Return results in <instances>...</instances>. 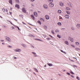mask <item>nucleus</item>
Here are the masks:
<instances>
[{"label": "nucleus", "mask_w": 80, "mask_h": 80, "mask_svg": "<svg viewBox=\"0 0 80 80\" xmlns=\"http://www.w3.org/2000/svg\"><path fill=\"white\" fill-rule=\"evenodd\" d=\"M43 27L45 29V30H47V28H48L47 27V26H43Z\"/></svg>", "instance_id": "obj_24"}, {"label": "nucleus", "mask_w": 80, "mask_h": 80, "mask_svg": "<svg viewBox=\"0 0 80 80\" xmlns=\"http://www.w3.org/2000/svg\"><path fill=\"white\" fill-rule=\"evenodd\" d=\"M6 40H7V41H8V42H12V40H11L10 38L8 37H7L6 38Z\"/></svg>", "instance_id": "obj_2"}, {"label": "nucleus", "mask_w": 80, "mask_h": 80, "mask_svg": "<svg viewBox=\"0 0 80 80\" xmlns=\"http://www.w3.org/2000/svg\"><path fill=\"white\" fill-rule=\"evenodd\" d=\"M15 7L16 8H18V9H19L20 8V6L18 4H16L15 5Z\"/></svg>", "instance_id": "obj_8"}, {"label": "nucleus", "mask_w": 80, "mask_h": 80, "mask_svg": "<svg viewBox=\"0 0 80 80\" xmlns=\"http://www.w3.org/2000/svg\"><path fill=\"white\" fill-rule=\"evenodd\" d=\"M31 48H35V47H34L33 46L31 45Z\"/></svg>", "instance_id": "obj_37"}, {"label": "nucleus", "mask_w": 80, "mask_h": 80, "mask_svg": "<svg viewBox=\"0 0 80 80\" xmlns=\"http://www.w3.org/2000/svg\"><path fill=\"white\" fill-rule=\"evenodd\" d=\"M10 28H11V30H13V29H14L15 28L13 26H12Z\"/></svg>", "instance_id": "obj_34"}, {"label": "nucleus", "mask_w": 80, "mask_h": 80, "mask_svg": "<svg viewBox=\"0 0 80 80\" xmlns=\"http://www.w3.org/2000/svg\"><path fill=\"white\" fill-rule=\"evenodd\" d=\"M0 41H1V42H4V40H0Z\"/></svg>", "instance_id": "obj_52"}, {"label": "nucleus", "mask_w": 80, "mask_h": 80, "mask_svg": "<svg viewBox=\"0 0 80 80\" xmlns=\"http://www.w3.org/2000/svg\"><path fill=\"white\" fill-rule=\"evenodd\" d=\"M49 6L50 7H54V4L52 3H50L49 4Z\"/></svg>", "instance_id": "obj_3"}, {"label": "nucleus", "mask_w": 80, "mask_h": 80, "mask_svg": "<svg viewBox=\"0 0 80 80\" xmlns=\"http://www.w3.org/2000/svg\"><path fill=\"white\" fill-rule=\"evenodd\" d=\"M59 5H60V6H61V7H63V3L62 2H59Z\"/></svg>", "instance_id": "obj_13"}, {"label": "nucleus", "mask_w": 80, "mask_h": 80, "mask_svg": "<svg viewBox=\"0 0 80 80\" xmlns=\"http://www.w3.org/2000/svg\"><path fill=\"white\" fill-rule=\"evenodd\" d=\"M13 26H14L15 28H18V30H19V31H20L21 29H20V28H19V27H18L16 25H15L14 24H13Z\"/></svg>", "instance_id": "obj_7"}, {"label": "nucleus", "mask_w": 80, "mask_h": 80, "mask_svg": "<svg viewBox=\"0 0 80 80\" xmlns=\"http://www.w3.org/2000/svg\"><path fill=\"white\" fill-rule=\"evenodd\" d=\"M34 70L35 71V72H38V70H37V69H36V68H34Z\"/></svg>", "instance_id": "obj_30"}, {"label": "nucleus", "mask_w": 80, "mask_h": 80, "mask_svg": "<svg viewBox=\"0 0 80 80\" xmlns=\"http://www.w3.org/2000/svg\"><path fill=\"white\" fill-rule=\"evenodd\" d=\"M31 6H32V7H35V5L33 4H31Z\"/></svg>", "instance_id": "obj_44"}, {"label": "nucleus", "mask_w": 80, "mask_h": 80, "mask_svg": "<svg viewBox=\"0 0 80 80\" xmlns=\"http://www.w3.org/2000/svg\"><path fill=\"white\" fill-rule=\"evenodd\" d=\"M69 6L71 8H72V4H70L69 5Z\"/></svg>", "instance_id": "obj_41"}, {"label": "nucleus", "mask_w": 80, "mask_h": 80, "mask_svg": "<svg viewBox=\"0 0 80 80\" xmlns=\"http://www.w3.org/2000/svg\"><path fill=\"white\" fill-rule=\"evenodd\" d=\"M34 15L35 17H38V13L35 12H34Z\"/></svg>", "instance_id": "obj_9"}, {"label": "nucleus", "mask_w": 80, "mask_h": 80, "mask_svg": "<svg viewBox=\"0 0 80 80\" xmlns=\"http://www.w3.org/2000/svg\"><path fill=\"white\" fill-rule=\"evenodd\" d=\"M55 32H56V33H58V32H59V30L58 29L56 30H55Z\"/></svg>", "instance_id": "obj_31"}, {"label": "nucleus", "mask_w": 80, "mask_h": 80, "mask_svg": "<svg viewBox=\"0 0 80 80\" xmlns=\"http://www.w3.org/2000/svg\"><path fill=\"white\" fill-rule=\"evenodd\" d=\"M58 25H60V26L62 25V23H61V22H58Z\"/></svg>", "instance_id": "obj_33"}, {"label": "nucleus", "mask_w": 80, "mask_h": 80, "mask_svg": "<svg viewBox=\"0 0 80 80\" xmlns=\"http://www.w3.org/2000/svg\"><path fill=\"white\" fill-rule=\"evenodd\" d=\"M46 39L48 40H51V38H46Z\"/></svg>", "instance_id": "obj_35"}, {"label": "nucleus", "mask_w": 80, "mask_h": 80, "mask_svg": "<svg viewBox=\"0 0 80 80\" xmlns=\"http://www.w3.org/2000/svg\"><path fill=\"white\" fill-rule=\"evenodd\" d=\"M43 36L44 37V38H46V37H47V36L45 35H43Z\"/></svg>", "instance_id": "obj_53"}, {"label": "nucleus", "mask_w": 80, "mask_h": 80, "mask_svg": "<svg viewBox=\"0 0 80 80\" xmlns=\"http://www.w3.org/2000/svg\"><path fill=\"white\" fill-rule=\"evenodd\" d=\"M38 40L39 41H40L41 42H43V41L41 39H38Z\"/></svg>", "instance_id": "obj_50"}, {"label": "nucleus", "mask_w": 80, "mask_h": 80, "mask_svg": "<svg viewBox=\"0 0 80 80\" xmlns=\"http://www.w3.org/2000/svg\"><path fill=\"white\" fill-rule=\"evenodd\" d=\"M75 50H77V51H78V50H79V48H75Z\"/></svg>", "instance_id": "obj_42"}, {"label": "nucleus", "mask_w": 80, "mask_h": 80, "mask_svg": "<svg viewBox=\"0 0 80 80\" xmlns=\"http://www.w3.org/2000/svg\"><path fill=\"white\" fill-rule=\"evenodd\" d=\"M66 18H67V19H69V16L68 15H65L64 16Z\"/></svg>", "instance_id": "obj_15"}, {"label": "nucleus", "mask_w": 80, "mask_h": 80, "mask_svg": "<svg viewBox=\"0 0 80 80\" xmlns=\"http://www.w3.org/2000/svg\"><path fill=\"white\" fill-rule=\"evenodd\" d=\"M22 12L23 13H26V10L25 9V8H22Z\"/></svg>", "instance_id": "obj_4"}, {"label": "nucleus", "mask_w": 80, "mask_h": 80, "mask_svg": "<svg viewBox=\"0 0 80 80\" xmlns=\"http://www.w3.org/2000/svg\"><path fill=\"white\" fill-rule=\"evenodd\" d=\"M45 18L46 20H49V16L46 15L45 16Z\"/></svg>", "instance_id": "obj_12"}, {"label": "nucleus", "mask_w": 80, "mask_h": 80, "mask_svg": "<svg viewBox=\"0 0 80 80\" xmlns=\"http://www.w3.org/2000/svg\"><path fill=\"white\" fill-rule=\"evenodd\" d=\"M70 72L72 74V75H74V73H73L72 71H70Z\"/></svg>", "instance_id": "obj_43"}, {"label": "nucleus", "mask_w": 80, "mask_h": 80, "mask_svg": "<svg viewBox=\"0 0 80 80\" xmlns=\"http://www.w3.org/2000/svg\"><path fill=\"white\" fill-rule=\"evenodd\" d=\"M40 20H42V21H43V22H44V21H45L44 19H43V18H41Z\"/></svg>", "instance_id": "obj_51"}, {"label": "nucleus", "mask_w": 80, "mask_h": 80, "mask_svg": "<svg viewBox=\"0 0 80 80\" xmlns=\"http://www.w3.org/2000/svg\"><path fill=\"white\" fill-rule=\"evenodd\" d=\"M32 53L34 55V57H37V53L34 52H32Z\"/></svg>", "instance_id": "obj_11"}, {"label": "nucleus", "mask_w": 80, "mask_h": 80, "mask_svg": "<svg viewBox=\"0 0 80 80\" xmlns=\"http://www.w3.org/2000/svg\"><path fill=\"white\" fill-rule=\"evenodd\" d=\"M9 3H10L11 4V5H12L13 4L12 0H9Z\"/></svg>", "instance_id": "obj_22"}, {"label": "nucleus", "mask_w": 80, "mask_h": 80, "mask_svg": "<svg viewBox=\"0 0 80 80\" xmlns=\"http://www.w3.org/2000/svg\"><path fill=\"white\" fill-rule=\"evenodd\" d=\"M14 59H17V57H14Z\"/></svg>", "instance_id": "obj_63"}, {"label": "nucleus", "mask_w": 80, "mask_h": 80, "mask_svg": "<svg viewBox=\"0 0 80 80\" xmlns=\"http://www.w3.org/2000/svg\"><path fill=\"white\" fill-rule=\"evenodd\" d=\"M71 45V46L72 47H74V48H75V46H74V45Z\"/></svg>", "instance_id": "obj_57"}, {"label": "nucleus", "mask_w": 80, "mask_h": 80, "mask_svg": "<svg viewBox=\"0 0 80 80\" xmlns=\"http://www.w3.org/2000/svg\"><path fill=\"white\" fill-rule=\"evenodd\" d=\"M68 39L69 40H70L71 42H73V39L70 37H69L68 38Z\"/></svg>", "instance_id": "obj_6"}, {"label": "nucleus", "mask_w": 80, "mask_h": 80, "mask_svg": "<svg viewBox=\"0 0 80 80\" xmlns=\"http://www.w3.org/2000/svg\"><path fill=\"white\" fill-rule=\"evenodd\" d=\"M47 64L49 67H52V66H53V64H52L47 63Z\"/></svg>", "instance_id": "obj_20"}, {"label": "nucleus", "mask_w": 80, "mask_h": 80, "mask_svg": "<svg viewBox=\"0 0 80 80\" xmlns=\"http://www.w3.org/2000/svg\"><path fill=\"white\" fill-rule=\"evenodd\" d=\"M8 22H10L11 23V24L12 25H13V24L12 23V22H10V21H8Z\"/></svg>", "instance_id": "obj_45"}, {"label": "nucleus", "mask_w": 80, "mask_h": 80, "mask_svg": "<svg viewBox=\"0 0 80 80\" xmlns=\"http://www.w3.org/2000/svg\"><path fill=\"white\" fill-rule=\"evenodd\" d=\"M10 10H12V8H10Z\"/></svg>", "instance_id": "obj_60"}, {"label": "nucleus", "mask_w": 80, "mask_h": 80, "mask_svg": "<svg viewBox=\"0 0 80 80\" xmlns=\"http://www.w3.org/2000/svg\"><path fill=\"white\" fill-rule=\"evenodd\" d=\"M58 12L59 13H62V11L61 10H58Z\"/></svg>", "instance_id": "obj_28"}, {"label": "nucleus", "mask_w": 80, "mask_h": 80, "mask_svg": "<svg viewBox=\"0 0 80 80\" xmlns=\"http://www.w3.org/2000/svg\"><path fill=\"white\" fill-rule=\"evenodd\" d=\"M71 29L72 30H74L75 29L73 27H72L71 28Z\"/></svg>", "instance_id": "obj_47"}, {"label": "nucleus", "mask_w": 80, "mask_h": 80, "mask_svg": "<svg viewBox=\"0 0 80 80\" xmlns=\"http://www.w3.org/2000/svg\"><path fill=\"white\" fill-rule=\"evenodd\" d=\"M49 37H51V38H53V36H51V35H49Z\"/></svg>", "instance_id": "obj_59"}, {"label": "nucleus", "mask_w": 80, "mask_h": 80, "mask_svg": "<svg viewBox=\"0 0 80 80\" xmlns=\"http://www.w3.org/2000/svg\"><path fill=\"white\" fill-rule=\"evenodd\" d=\"M31 16L32 20H35V17H34V16L33 15H31Z\"/></svg>", "instance_id": "obj_21"}, {"label": "nucleus", "mask_w": 80, "mask_h": 80, "mask_svg": "<svg viewBox=\"0 0 80 80\" xmlns=\"http://www.w3.org/2000/svg\"><path fill=\"white\" fill-rule=\"evenodd\" d=\"M51 32H52V34H53V35L55 34V33H54V31H53L52 30Z\"/></svg>", "instance_id": "obj_38"}, {"label": "nucleus", "mask_w": 80, "mask_h": 80, "mask_svg": "<svg viewBox=\"0 0 80 80\" xmlns=\"http://www.w3.org/2000/svg\"><path fill=\"white\" fill-rule=\"evenodd\" d=\"M20 17H22V18H23V15H22V14H20L19 15Z\"/></svg>", "instance_id": "obj_40"}, {"label": "nucleus", "mask_w": 80, "mask_h": 80, "mask_svg": "<svg viewBox=\"0 0 80 80\" xmlns=\"http://www.w3.org/2000/svg\"><path fill=\"white\" fill-rule=\"evenodd\" d=\"M43 7L44 8H45V9H47L48 8V6L45 4L43 5Z\"/></svg>", "instance_id": "obj_5"}, {"label": "nucleus", "mask_w": 80, "mask_h": 80, "mask_svg": "<svg viewBox=\"0 0 80 80\" xmlns=\"http://www.w3.org/2000/svg\"><path fill=\"white\" fill-rule=\"evenodd\" d=\"M66 10H71V9H70V8L68 7H66Z\"/></svg>", "instance_id": "obj_18"}, {"label": "nucleus", "mask_w": 80, "mask_h": 80, "mask_svg": "<svg viewBox=\"0 0 80 80\" xmlns=\"http://www.w3.org/2000/svg\"><path fill=\"white\" fill-rule=\"evenodd\" d=\"M30 2H33L34 1H35V0H30Z\"/></svg>", "instance_id": "obj_49"}, {"label": "nucleus", "mask_w": 80, "mask_h": 80, "mask_svg": "<svg viewBox=\"0 0 80 80\" xmlns=\"http://www.w3.org/2000/svg\"><path fill=\"white\" fill-rule=\"evenodd\" d=\"M14 51L15 52H22V50L21 49H19V48H16L14 50Z\"/></svg>", "instance_id": "obj_1"}, {"label": "nucleus", "mask_w": 80, "mask_h": 80, "mask_svg": "<svg viewBox=\"0 0 80 80\" xmlns=\"http://www.w3.org/2000/svg\"><path fill=\"white\" fill-rule=\"evenodd\" d=\"M57 37L59 38H61V36H60L59 35H57Z\"/></svg>", "instance_id": "obj_36"}, {"label": "nucleus", "mask_w": 80, "mask_h": 80, "mask_svg": "<svg viewBox=\"0 0 80 80\" xmlns=\"http://www.w3.org/2000/svg\"><path fill=\"white\" fill-rule=\"evenodd\" d=\"M66 13L68 15H70V12L68 11H66Z\"/></svg>", "instance_id": "obj_29"}, {"label": "nucleus", "mask_w": 80, "mask_h": 80, "mask_svg": "<svg viewBox=\"0 0 80 80\" xmlns=\"http://www.w3.org/2000/svg\"><path fill=\"white\" fill-rule=\"evenodd\" d=\"M60 51H61V52H62V53H65V54H67V53H66L65 52L63 51V50H61Z\"/></svg>", "instance_id": "obj_27"}, {"label": "nucleus", "mask_w": 80, "mask_h": 80, "mask_svg": "<svg viewBox=\"0 0 80 80\" xmlns=\"http://www.w3.org/2000/svg\"><path fill=\"white\" fill-rule=\"evenodd\" d=\"M75 44L76 45H77V46H78V45H79V43L78 42H76Z\"/></svg>", "instance_id": "obj_23"}, {"label": "nucleus", "mask_w": 80, "mask_h": 80, "mask_svg": "<svg viewBox=\"0 0 80 80\" xmlns=\"http://www.w3.org/2000/svg\"><path fill=\"white\" fill-rule=\"evenodd\" d=\"M38 23H39V25H41V22H40V21H38Z\"/></svg>", "instance_id": "obj_39"}, {"label": "nucleus", "mask_w": 80, "mask_h": 80, "mask_svg": "<svg viewBox=\"0 0 80 80\" xmlns=\"http://www.w3.org/2000/svg\"><path fill=\"white\" fill-rule=\"evenodd\" d=\"M71 77H72V78H74V76H73L72 75H71Z\"/></svg>", "instance_id": "obj_56"}, {"label": "nucleus", "mask_w": 80, "mask_h": 80, "mask_svg": "<svg viewBox=\"0 0 80 80\" xmlns=\"http://www.w3.org/2000/svg\"><path fill=\"white\" fill-rule=\"evenodd\" d=\"M76 78H77V79H78V80H80V78H79V77H78V76H77V77Z\"/></svg>", "instance_id": "obj_46"}, {"label": "nucleus", "mask_w": 80, "mask_h": 80, "mask_svg": "<svg viewBox=\"0 0 80 80\" xmlns=\"http://www.w3.org/2000/svg\"><path fill=\"white\" fill-rule=\"evenodd\" d=\"M7 47H8V48H12V47L10 45H8Z\"/></svg>", "instance_id": "obj_32"}, {"label": "nucleus", "mask_w": 80, "mask_h": 80, "mask_svg": "<svg viewBox=\"0 0 80 80\" xmlns=\"http://www.w3.org/2000/svg\"><path fill=\"white\" fill-rule=\"evenodd\" d=\"M13 19H14V20H16V21H17V20L14 18H13Z\"/></svg>", "instance_id": "obj_61"}, {"label": "nucleus", "mask_w": 80, "mask_h": 80, "mask_svg": "<svg viewBox=\"0 0 80 80\" xmlns=\"http://www.w3.org/2000/svg\"><path fill=\"white\" fill-rule=\"evenodd\" d=\"M67 74H68V75H70V73H68V72H67Z\"/></svg>", "instance_id": "obj_54"}, {"label": "nucleus", "mask_w": 80, "mask_h": 80, "mask_svg": "<svg viewBox=\"0 0 80 80\" xmlns=\"http://www.w3.org/2000/svg\"><path fill=\"white\" fill-rule=\"evenodd\" d=\"M64 43H65L66 45H68V42L67 41H65Z\"/></svg>", "instance_id": "obj_17"}, {"label": "nucleus", "mask_w": 80, "mask_h": 80, "mask_svg": "<svg viewBox=\"0 0 80 80\" xmlns=\"http://www.w3.org/2000/svg\"><path fill=\"white\" fill-rule=\"evenodd\" d=\"M53 1V0H48V2H49L50 3H52Z\"/></svg>", "instance_id": "obj_26"}, {"label": "nucleus", "mask_w": 80, "mask_h": 80, "mask_svg": "<svg viewBox=\"0 0 80 80\" xmlns=\"http://www.w3.org/2000/svg\"><path fill=\"white\" fill-rule=\"evenodd\" d=\"M21 45L24 48H27V45L24 44H22Z\"/></svg>", "instance_id": "obj_10"}, {"label": "nucleus", "mask_w": 80, "mask_h": 80, "mask_svg": "<svg viewBox=\"0 0 80 80\" xmlns=\"http://www.w3.org/2000/svg\"><path fill=\"white\" fill-rule=\"evenodd\" d=\"M2 11L4 12H5V8H3L2 9Z\"/></svg>", "instance_id": "obj_48"}, {"label": "nucleus", "mask_w": 80, "mask_h": 80, "mask_svg": "<svg viewBox=\"0 0 80 80\" xmlns=\"http://www.w3.org/2000/svg\"><path fill=\"white\" fill-rule=\"evenodd\" d=\"M29 37H32L33 38H35V36L32 35V34H29V35H28Z\"/></svg>", "instance_id": "obj_19"}, {"label": "nucleus", "mask_w": 80, "mask_h": 80, "mask_svg": "<svg viewBox=\"0 0 80 80\" xmlns=\"http://www.w3.org/2000/svg\"><path fill=\"white\" fill-rule=\"evenodd\" d=\"M2 45H5V44L4 42H2Z\"/></svg>", "instance_id": "obj_55"}, {"label": "nucleus", "mask_w": 80, "mask_h": 80, "mask_svg": "<svg viewBox=\"0 0 80 80\" xmlns=\"http://www.w3.org/2000/svg\"><path fill=\"white\" fill-rule=\"evenodd\" d=\"M22 23H23L24 25H26V24L25 23L23 22H22Z\"/></svg>", "instance_id": "obj_62"}, {"label": "nucleus", "mask_w": 80, "mask_h": 80, "mask_svg": "<svg viewBox=\"0 0 80 80\" xmlns=\"http://www.w3.org/2000/svg\"><path fill=\"white\" fill-rule=\"evenodd\" d=\"M38 12H39V13H41V12L39 11H38Z\"/></svg>", "instance_id": "obj_64"}, {"label": "nucleus", "mask_w": 80, "mask_h": 80, "mask_svg": "<svg viewBox=\"0 0 80 80\" xmlns=\"http://www.w3.org/2000/svg\"><path fill=\"white\" fill-rule=\"evenodd\" d=\"M77 27L78 29H80V24H78L77 25Z\"/></svg>", "instance_id": "obj_16"}, {"label": "nucleus", "mask_w": 80, "mask_h": 80, "mask_svg": "<svg viewBox=\"0 0 80 80\" xmlns=\"http://www.w3.org/2000/svg\"><path fill=\"white\" fill-rule=\"evenodd\" d=\"M5 11H6V12H8V10L7 9H6Z\"/></svg>", "instance_id": "obj_58"}, {"label": "nucleus", "mask_w": 80, "mask_h": 80, "mask_svg": "<svg viewBox=\"0 0 80 80\" xmlns=\"http://www.w3.org/2000/svg\"><path fill=\"white\" fill-rule=\"evenodd\" d=\"M72 67H75L76 68H77V66L75 65H71Z\"/></svg>", "instance_id": "obj_25"}, {"label": "nucleus", "mask_w": 80, "mask_h": 80, "mask_svg": "<svg viewBox=\"0 0 80 80\" xmlns=\"http://www.w3.org/2000/svg\"><path fill=\"white\" fill-rule=\"evenodd\" d=\"M15 2H16V3H20V0H15Z\"/></svg>", "instance_id": "obj_14"}]
</instances>
